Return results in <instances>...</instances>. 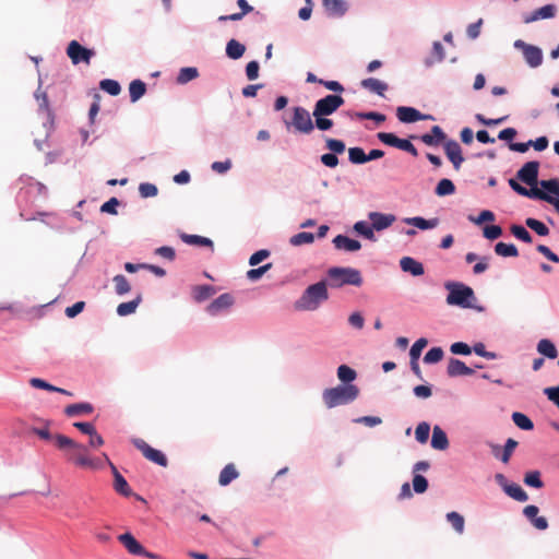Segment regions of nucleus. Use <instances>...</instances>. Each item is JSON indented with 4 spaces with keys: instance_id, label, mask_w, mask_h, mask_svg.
Returning a JSON list of instances; mask_svg holds the SVG:
<instances>
[{
    "instance_id": "f257e3e1",
    "label": "nucleus",
    "mask_w": 559,
    "mask_h": 559,
    "mask_svg": "<svg viewBox=\"0 0 559 559\" xmlns=\"http://www.w3.org/2000/svg\"><path fill=\"white\" fill-rule=\"evenodd\" d=\"M53 439L60 450L70 449L67 459L76 466L94 471L103 467V463L99 459H92L87 455V448L85 445L63 435H56Z\"/></svg>"
},
{
    "instance_id": "f03ea898",
    "label": "nucleus",
    "mask_w": 559,
    "mask_h": 559,
    "mask_svg": "<svg viewBox=\"0 0 559 559\" xmlns=\"http://www.w3.org/2000/svg\"><path fill=\"white\" fill-rule=\"evenodd\" d=\"M328 284L320 281L309 285L301 296L294 302V308L298 311H316L329 299Z\"/></svg>"
},
{
    "instance_id": "7ed1b4c3",
    "label": "nucleus",
    "mask_w": 559,
    "mask_h": 559,
    "mask_svg": "<svg viewBox=\"0 0 559 559\" xmlns=\"http://www.w3.org/2000/svg\"><path fill=\"white\" fill-rule=\"evenodd\" d=\"M359 389L354 384H340L323 391L322 399L328 408L348 404L358 397Z\"/></svg>"
},
{
    "instance_id": "20e7f679",
    "label": "nucleus",
    "mask_w": 559,
    "mask_h": 559,
    "mask_svg": "<svg viewBox=\"0 0 559 559\" xmlns=\"http://www.w3.org/2000/svg\"><path fill=\"white\" fill-rule=\"evenodd\" d=\"M449 290L447 296L448 305L459 306L461 308H473L472 301L475 300L474 290L462 283L449 282L445 284Z\"/></svg>"
},
{
    "instance_id": "39448f33",
    "label": "nucleus",
    "mask_w": 559,
    "mask_h": 559,
    "mask_svg": "<svg viewBox=\"0 0 559 559\" xmlns=\"http://www.w3.org/2000/svg\"><path fill=\"white\" fill-rule=\"evenodd\" d=\"M328 276L331 285L342 287L344 285H353L359 287L362 285V276L359 270L353 267L334 266L328 270Z\"/></svg>"
},
{
    "instance_id": "423d86ee",
    "label": "nucleus",
    "mask_w": 559,
    "mask_h": 559,
    "mask_svg": "<svg viewBox=\"0 0 559 559\" xmlns=\"http://www.w3.org/2000/svg\"><path fill=\"white\" fill-rule=\"evenodd\" d=\"M287 127L292 126L296 132L309 134L313 131L314 124L312 122L309 111L304 107H294L292 121L286 123Z\"/></svg>"
},
{
    "instance_id": "0eeeda50",
    "label": "nucleus",
    "mask_w": 559,
    "mask_h": 559,
    "mask_svg": "<svg viewBox=\"0 0 559 559\" xmlns=\"http://www.w3.org/2000/svg\"><path fill=\"white\" fill-rule=\"evenodd\" d=\"M509 186L520 195L527 197L531 199L543 200L552 204L556 211L559 213V198H554L550 194L544 192V190L538 188L526 189L525 187L521 186L515 179H510Z\"/></svg>"
},
{
    "instance_id": "6e6552de",
    "label": "nucleus",
    "mask_w": 559,
    "mask_h": 559,
    "mask_svg": "<svg viewBox=\"0 0 559 559\" xmlns=\"http://www.w3.org/2000/svg\"><path fill=\"white\" fill-rule=\"evenodd\" d=\"M344 98L340 95H326L319 99L313 108V116H330L334 114L343 104Z\"/></svg>"
},
{
    "instance_id": "1a4fd4ad",
    "label": "nucleus",
    "mask_w": 559,
    "mask_h": 559,
    "mask_svg": "<svg viewBox=\"0 0 559 559\" xmlns=\"http://www.w3.org/2000/svg\"><path fill=\"white\" fill-rule=\"evenodd\" d=\"M132 442L134 447L141 451V453L146 460L163 467L167 466L168 460L162 451L152 448L143 439H134Z\"/></svg>"
},
{
    "instance_id": "9d476101",
    "label": "nucleus",
    "mask_w": 559,
    "mask_h": 559,
    "mask_svg": "<svg viewBox=\"0 0 559 559\" xmlns=\"http://www.w3.org/2000/svg\"><path fill=\"white\" fill-rule=\"evenodd\" d=\"M539 162L525 163L516 173V179L530 186V189L537 188Z\"/></svg>"
},
{
    "instance_id": "9b49d317",
    "label": "nucleus",
    "mask_w": 559,
    "mask_h": 559,
    "mask_svg": "<svg viewBox=\"0 0 559 559\" xmlns=\"http://www.w3.org/2000/svg\"><path fill=\"white\" fill-rule=\"evenodd\" d=\"M67 55L69 56L73 64H79L80 62H85L88 64L91 58L94 56V51L83 47L76 40H72L68 45Z\"/></svg>"
},
{
    "instance_id": "f8f14e48",
    "label": "nucleus",
    "mask_w": 559,
    "mask_h": 559,
    "mask_svg": "<svg viewBox=\"0 0 559 559\" xmlns=\"http://www.w3.org/2000/svg\"><path fill=\"white\" fill-rule=\"evenodd\" d=\"M514 46L516 48H521L523 50V55H524L525 61L532 68H536V67L542 64L543 53H542V50L538 47L525 44L522 40H516Z\"/></svg>"
},
{
    "instance_id": "ddd939ff",
    "label": "nucleus",
    "mask_w": 559,
    "mask_h": 559,
    "mask_svg": "<svg viewBox=\"0 0 559 559\" xmlns=\"http://www.w3.org/2000/svg\"><path fill=\"white\" fill-rule=\"evenodd\" d=\"M396 117L403 123H412L424 119H433L430 115H423L419 110L406 106L397 107Z\"/></svg>"
},
{
    "instance_id": "4468645a",
    "label": "nucleus",
    "mask_w": 559,
    "mask_h": 559,
    "mask_svg": "<svg viewBox=\"0 0 559 559\" xmlns=\"http://www.w3.org/2000/svg\"><path fill=\"white\" fill-rule=\"evenodd\" d=\"M443 146L447 157L453 164L455 170H459L464 162L460 144L454 140H448Z\"/></svg>"
},
{
    "instance_id": "2eb2a0df",
    "label": "nucleus",
    "mask_w": 559,
    "mask_h": 559,
    "mask_svg": "<svg viewBox=\"0 0 559 559\" xmlns=\"http://www.w3.org/2000/svg\"><path fill=\"white\" fill-rule=\"evenodd\" d=\"M105 460L110 465L112 475H114V489L123 497H130L132 495V489L129 486L126 478L119 473L117 467L109 461L107 455H105Z\"/></svg>"
},
{
    "instance_id": "dca6fc26",
    "label": "nucleus",
    "mask_w": 559,
    "mask_h": 559,
    "mask_svg": "<svg viewBox=\"0 0 559 559\" xmlns=\"http://www.w3.org/2000/svg\"><path fill=\"white\" fill-rule=\"evenodd\" d=\"M538 507L534 504H528L523 509V514L530 520L532 525L539 531H544L548 527V522L546 518L538 516Z\"/></svg>"
},
{
    "instance_id": "f3484780",
    "label": "nucleus",
    "mask_w": 559,
    "mask_h": 559,
    "mask_svg": "<svg viewBox=\"0 0 559 559\" xmlns=\"http://www.w3.org/2000/svg\"><path fill=\"white\" fill-rule=\"evenodd\" d=\"M368 217L372 224V228L378 231L390 227L396 219L393 214H383L379 212H370Z\"/></svg>"
},
{
    "instance_id": "a211bd4d",
    "label": "nucleus",
    "mask_w": 559,
    "mask_h": 559,
    "mask_svg": "<svg viewBox=\"0 0 559 559\" xmlns=\"http://www.w3.org/2000/svg\"><path fill=\"white\" fill-rule=\"evenodd\" d=\"M234 304V298L230 294H222L216 299H214L209 306H207V312L212 316H216L218 312H221L224 309H227L231 307Z\"/></svg>"
},
{
    "instance_id": "6ab92c4d",
    "label": "nucleus",
    "mask_w": 559,
    "mask_h": 559,
    "mask_svg": "<svg viewBox=\"0 0 559 559\" xmlns=\"http://www.w3.org/2000/svg\"><path fill=\"white\" fill-rule=\"evenodd\" d=\"M333 245L337 250H344L348 252L358 251L361 248V243L358 240L352 239L344 235H337L333 239Z\"/></svg>"
},
{
    "instance_id": "aec40b11",
    "label": "nucleus",
    "mask_w": 559,
    "mask_h": 559,
    "mask_svg": "<svg viewBox=\"0 0 559 559\" xmlns=\"http://www.w3.org/2000/svg\"><path fill=\"white\" fill-rule=\"evenodd\" d=\"M400 266L403 272L411 273L413 276H420L425 273L424 265L411 257H403L400 260Z\"/></svg>"
},
{
    "instance_id": "412c9836",
    "label": "nucleus",
    "mask_w": 559,
    "mask_h": 559,
    "mask_svg": "<svg viewBox=\"0 0 559 559\" xmlns=\"http://www.w3.org/2000/svg\"><path fill=\"white\" fill-rule=\"evenodd\" d=\"M447 372L449 377H459V376H471L474 373V370L467 367L460 359L451 358L448 364Z\"/></svg>"
},
{
    "instance_id": "4be33fe9",
    "label": "nucleus",
    "mask_w": 559,
    "mask_h": 559,
    "mask_svg": "<svg viewBox=\"0 0 559 559\" xmlns=\"http://www.w3.org/2000/svg\"><path fill=\"white\" fill-rule=\"evenodd\" d=\"M556 11H557L556 5L546 4L537 10H535L530 15L525 16L524 22L532 23V22H535L538 20L551 19L555 16Z\"/></svg>"
},
{
    "instance_id": "5701e85b",
    "label": "nucleus",
    "mask_w": 559,
    "mask_h": 559,
    "mask_svg": "<svg viewBox=\"0 0 559 559\" xmlns=\"http://www.w3.org/2000/svg\"><path fill=\"white\" fill-rule=\"evenodd\" d=\"M447 135L439 126H433L430 133L423 134L420 140L429 146H437L444 142Z\"/></svg>"
},
{
    "instance_id": "b1692460",
    "label": "nucleus",
    "mask_w": 559,
    "mask_h": 559,
    "mask_svg": "<svg viewBox=\"0 0 559 559\" xmlns=\"http://www.w3.org/2000/svg\"><path fill=\"white\" fill-rule=\"evenodd\" d=\"M119 542L132 555H140L144 552V547L133 537L130 533H124L118 536Z\"/></svg>"
},
{
    "instance_id": "393cba45",
    "label": "nucleus",
    "mask_w": 559,
    "mask_h": 559,
    "mask_svg": "<svg viewBox=\"0 0 559 559\" xmlns=\"http://www.w3.org/2000/svg\"><path fill=\"white\" fill-rule=\"evenodd\" d=\"M431 447L441 451L449 448L448 437L439 426H435L432 429Z\"/></svg>"
},
{
    "instance_id": "a878e982",
    "label": "nucleus",
    "mask_w": 559,
    "mask_h": 559,
    "mask_svg": "<svg viewBox=\"0 0 559 559\" xmlns=\"http://www.w3.org/2000/svg\"><path fill=\"white\" fill-rule=\"evenodd\" d=\"M405 223L408 225H413L419 229H431L438 226L439 218L435 217L431 219H426L424 217L415 216V217H408L405 218Z\"/></svg>"
},
{
    "instance_id": "bb28decb",
    "label": "nucleus",
    "mask_w": 559,
    "mask_h": 559,
    "mask_svg": "<svg viewBox=\"0 0 559 559\" xmlns=\"http://www.w3.org/2000/svg\"><path fill=\"white\" fill-rule=\"evenodd\" d=\"M323 5L328 12L334 16H342L347 11L345 0H323Z\"/></svg>"
},
{
    "instance_id": "cd10ccee",
    "label": "nucleus",
    "mask_w": 559,
    "mask_h": 559,
    "mask_svg": "<svg viewBox=\"0 0 559 559\" xmlns=\"http://www.w3.org/2000/svg\"><path fill=\"white\" fill-rule=\"evenodd\" d=\"M361 86L366 90H369L370 92H373L380 96L384 95V92L388 90V84L374 79V78H368L361 81Z\"/></svg>"
},
{
    "instance_id": "c85d7f7f",
    "label": "nucleus",
    "mask_w": 559,
    "mask_h": 559,
    "mask_svg": "<svg viewBox=\"0 0 559 559\" xmlns=\"http://www.w3.org/2000/svg\"><path fill=\"white\" fill-rule=\"evenodd\" d=\"M238 476L239 473L236 469L235 465L233 463H229L221 471L218 483L221 486H227Z\"/></svg>"
},
{
    "instance_id": "c756f323",
    "label": "nucleus",
    "mask_w": 559,
    "mask_h": 559,
    "mask_svg": "<svg viewBox=\"0 0 559 559\" xmlns=\"http://www.w3.org/2000/svg\"><path fill=\"white\" fill-rule=\"evenodd\" d=\"M93 406L90 403H75L70 404L64 408V414L69 417L79 416L82 414H91Z\"/></svg>"
},
{
    "instance_id": "7c9ffc66",
    "label": "nucleus",
    "mask_w": 559,
    "mask_h": 559,
    "mask_svg": "<svg viewBox=\"0 0 559 559\" xmlns=\"http://www.w3.org/2000/svg\"><path fill=\"white\" fill-rule=\"evenodd\" d=\"M246 46L236 39H230L226 45V55L230 59H239L243 56Z\"/></svg>"
},
{
    "instance_id": "2f4dec72",
    "label": "nucleus",
    "mask_w": 559,
    "mask_h": 559,
    "mask_svg": "<svg viewBox=\"0 0 559 559\" xmlns=\"http://www.w3.org/2000/svg\"><path fill=\"white\" fill-rule=\"evenodd\" d=\"M180 238L183 242H186L188 245L210 247L213 249V241L210 238L199 236V235H189V234H182L180 236Z\"/></svg>"
},
{
    "instance_id": "473e14b6",
    "label": "nucleus",
    "mask_w": 559,
    "mask_h": 559,
    "mask_svg": "<svg viewBox=\"0 0 559 559\" xmlns=\"http://www.w3.org/2000/svg\"><path fill=\"white\" fill-rule=\"evenodd\" d=\"M146 92V85L141 80H133L129 85L130 99L132 103L138 102Z\"/></svg>"
},
{
    "instance_id": "72a5a7b5",
    "label": "nucleus",
    "mask_w": 559,
    "mask_h": 559,
    "mask_svg": "<svg viewBox=\"0 0 559 559\" xmlns=\"http://www.w3.org/2000/svg\"><path fill=\"white\" fill-rule=\"evenodd\" d=\"M504 492L512 499L520 502H525L528 499L527 493L522 489V487L514 483H510V485L506 487Z\"/></svg>"
},
{
    "instance_id": "f704fd0d",
    "label": "nucleus",
    "mask_w": 559,
    "mask_h": 559,
    "mask_svg": "<svg viewBox=\"0 0 559 559\" xmlns=\"http://www.w3.org/2000/svg\"><path fill=\"white\" fill-rule=\"evenodd\" d=\"M215 294V288L211 285H199L193 288V298L201 302Z\"/></svg>"
},
{
    "instance_id": "c9c22d12",
    "label": "nucleus",
    "mask_w": 559,
    "mask_h": 559,
    "mask_svg": "<svg viewBox=\"0 0 559 559\" xmlns=\"http://www.w3.org/2000/svg\"><path fill=\"white\" fill-rule=\"evenodd\" d=\"M537 350L542 355H544L550 359H555L557 357V349H556L554 343L549 340H546V338L540 340L537 344Z\"/></svg>"
},
{
    "instance_id": "e433bc0d",
    "label": "nucleus",
    "mask_w": 559,
    "mask_h": 559,
    "mask_svg": "<svg viewBox=\"0 0 559 559\" xmlns=\"http://www.w3.org/2000/svg\"><path fill=\"white\" fill-rule=\"evenodd\" d=\"M140 302H141V296H138L135 299H133L131 301L122 302L117 307V313L120 317H126L131 313H134L136 308L139 307Z\"/></svg>"
},
{
    "instance_id": "4c0bfd02",
    "label": "nucleus",
    "mask_w": 559,
    "mask_h": 559,
    "mask_svg": "<svg viewBox=\"0 0 559 559\" xmlns=\"http://www.w3.org/2000/svg\"><path fill=\"white\" fill-rule=\"evenodd\" d=\"M112 282L117 295H126L131 290V285L124 275L118 274L114 276Z\"/></svg>"
},
{
    "instance_id": "58836bf2",
    "label": "nucleus",
    "mask_w": 559,
    "mask_h": 559,
    "mask_svg": "<svg viewBox=\"0 0 559 559\" xmlns=\"http://www.w3.org/2000/svg\"><path fill=\"white\" fill-rule=\"evenodd\" d=\"M199 76V71L197 68L193 67H186L180 69L178 76H177V83L179 84H186Z\"/></svg>"
},
{
    "instance_id": "ea45409f",
    "label": "nucleus",
    "mask_w": 559,
    "mask_h": 559,
    "mask_svg": "<svg viewBox=\"0 0 559 559\" xmlns=\"http://www.w3.org/2000/svg\"><path fill=\"white\" fill-rule=\"evenodd\" d=\"M496 254L500 257H518V248L513 243L498 242L495 246Z\"/></svg>"
},
{
    "instance_id": "a19ab883",
    "label": "nucleus",
    "mask_w": 559,
    "mask_h": 559,
    "mask_svg": "<svg viewBox=\"0 0 559 559\" xmlns=\"http://www.w3.org/2000/svg\"><path fill=\"white\" fill-rule=\"evenodd\" d=\"M435 192L438 197L450 195L455 192V186L450 179L443 178L438 182Z\"/></svg>"
},
{
    "instance_id": "79ce46f5",
    "label": "nucleus",
    "mask_w": 559,
    "mask_h": 559,
    "mask_svg": "<svg viewBox=\"0 0 559 559\" xmlns=\"http://www.w3.org/2000/svg\"><path fill=\"white\" fill-rule=\"evenodd\" d=\"M447 520L456 533L462 534L464 532L465 521L460 513L455 511L449 512L447 513Z\"/></svg>"
},
{
    "instance_id": "37998d69",
    "label": "nucleus",
    "mask_w": 559,
    "mask_h": 559,
    "mask_svg": "<svg viewBox=\"0 0 559 559\" xmlns=\"http://www.w3.org/2000/svg\"><path fill=\"white\" fill-rule=\"evenodd\" d=\"M538 185L547 194H550L554 198H559V179L554 178L549 180H542L538 181Z\"/></svg>"
},
{
    "instance_id": "c03bdc74",
    "label": "nucleus",
    "mask_w": 559,
    "mask_h": 559,
    "mask_svg": "<svg viewBox=\"0 0 559 559\" xmlns=\"http://www.w3.org/2000/svg\"><path fill=\"white\" fill-rule=\"evenodd\" d=\"M512 420L520 429L532 430L534 428L533 421L523 413L514 412Z\"/></svg>"
},
{
    "instance_id": "a18cd8bd",
    "label": "nucleus",
    "mask_w": 559,
    "mask_h": 559,
    "mask_svg": "<svg viewBox=\"0 0 559 559\" xmlns=\"http://www.w3.org/2000/svg\"><path fill=\"white\" fill-rule=\"evenodd\" d=\"M313 241H314V235L312 233H308V231L298 233L289 239L290 245L295 246V247L312 243Z\"/></svg>"
},
{
    "instance_id": "49530a36",
    "label": "nucleus",
    "mask_w": 559,
    "mask_h": 559,
    "mask_svg": "<svg viewBox=\"0 0 559 559\" xmlns=\"http://www.w3.org/2000/svg\"><path fill=\"white\" fill-rule=\"evenodd\" d=\"M525 224L539 236H547L549 234V228L536 218H526Z\"/></svg>"
},
{
    "instance_id": "de8ad7c7",
    "label": "nucleus",
    "mask_w": 559,
    "mask_h": 559,
    "mask_svg": "<svg viewBox=\"0 0 559 559\" xmlns=\"http://www.w3.org/2000/svg\"><path fill=\"white\" fill-rule=\"evenodd\" d=\"M99 86L103 91L112 96H117L121 92L120 84L115 80L105 79L100 81Z\"/></svg>"
},
{
    "instance_id": "09e8293b",
    "label": "nucleus",
    "mask_w": 559,
    "mask_h": 559,
    "mask_svg": "<svg viewBox=\"0 0 559 559\" xmlns=\"http://www.w3.org/2000/svg\"><path fill=\"white\" fill-rule=\"evenodd\" d=\"M337 377L342 382L350 384L349 382L356 378V371L346 365H341L337 368Z\"/></svg>"
},
{
    "instance_id": "8fccbe9b",
    "label": "nucleus",
    "mask_w": 559,
    "mask_h": 559,
    "mask_svg": "<svg viewBox=\"0 0 559 559\" xmlns=\"http://www.w3.org/2000/svg\"><path fill=\"white\" fill-rule=\"evenodd\" d=\"M348 159L353 164H365L367 163V154L361 147H350L348 150Z\"/></svg>"
},
{
    "instance_id": "3c124183",
    "label": "nucleus",
    "mask_w": 559,
    "mask_h": 559,
    "mask_svg": "<svg viewBox=\"0 0 559 559\" xmlns=\"http://www.w3.org/2000/svg\"><path fill=\"white\" fill-rule=\"evenodd\" d=\"M354 229L360 234L361 236H364L365 238L369 239V240H374L376 239V236H374V233H373V228H372V225L369 226L366 222H357L355 225H354Z\"/></svg>"
},
{
    "instance_id": "603ef678",
    "label": "nucleus",
    "mask_w": 559,
    "mask_h": 559,
    "mask_svg": "<svg viewBox=\"0 0 559 559\" xmlns=\"http://www.w3.org/2000/svg\"><path fill=\"white\" fill-rule=\"evenodd\" d=\"M524 484L537 489L544 486V483L540 479V473L538 471L526 473L524 476Z\"/></svg>"
},
{
    "instance_id": "864d4df0",
    "label": "nucleus",
    "mask_w": 559,
    "mask_h": 559,
    "mask_svg": "<svg viewBox=\"0 0 559 559\" xmlns=\"http://www.w3.org/2000/svg\"><path fill=\"white\" fill-rule=\"evenodd\" d=\"M429 432H430V426L428 423L423 421V423L418 424V426L415 429L416 440L420 443H426L429 438Z\"/></svg>"
},
{
    "instance_id": "5fc2aeb1",
    "label": "nucleus",
    "mask_w": 559,
    "mask_h": 559,
    "mask_svg": "<svg viewBox=\"0 0 559 559\" xmlns=\"http://www.w3.org/2000/svg\"><path fill=\"white\" fill-rule=\"evenodd\" d=\"M510 230L514 237L526 243H531L533 241L531 234L521 225H512Z\"/></svg>"
},
{
    "instance_id": "6e6d98bb",
    "label": "nucleus",
    "mask_w": 559,
    "mask_h": 559,
    "mask_svg": "<svg viewBox=\"0 0 559 559\" xmlns=\"http://www.w3.org/2000/svg\"><path fill=\"white\" fill-rule=\"evenodd\" d=\"M443 358V350L441 347H432L430 348L425 357L424 361L426 364H437Z\"/></svg>"
},
{
    "instance_id": "4d7b16f0",
    "label": "nucleus",
    "mask_w": 559,
    "mask_h": 559,
    "mask_svg": "<svg viewBox=\"0 0 559 559\" xmlns=\"http://www.w3.org/2000/svg\"><path fill=\"white\" fill-rule=\"evenodd\" d=\"M427 344H428V341L426 338H424V337L418 338L411 347V350H409L411 359L418 360V358L421 355L423 349L427 346Z\"/></svg>"
},
{
    "instance_id": "13d9d810",
    "label": "nucleus",
    "mask_w": 559,
    "mask_h": 559,
    "mask_svg": "<svg viewBox=\"0 0 559 559\" xmlns=\"http://www.w3.org/2000/svg\"><path fill=\"white\" fill-rule=\"evenodd\" d=\"M139 193L142 198H153L156 197L158 193V189L155 185L150 182H143L139 186Z\"/></svg>"
},
{
    "instance_id": "bf43d9fd",
    "label": "nucleus",
    "mask_w": 559,
    "mask_h": 559,
    "mask_svg": "<svg viewBox=\"0 0 559 559\" xmlns=\"http://www.w3.org/2000/svg\"><path fill=\"white\" fill-rule=\"evenodd\" d=\"M378 139L385 145L399 147L400 138H397L394 133L389 132H379L377 134Z\"/></svg>"
},
{
    "instance_id": "052dcab7",
    "label": "nucleus",
    "mask_w": 559,
    "mask_h": 559,
    "mask_svg": "<svg viewBox=\"0 0 559 559\" xmlns=\"http://www.w3.org/2000/svg\"><path fill=\"white\" fill-rule=\"evenodd\" d=\"M518 447V441H515L514 439L512 438H509L504 444V448H503V452H502V455L500 457V460L503 462V463H508L510 461V457L514 451V449Z\"/></svg>"
},
{
    "instance_id": "680f3d73",
    "label": "nucleus",
    "mask_w": 559,
    "mask_h": 559,
    "mask_svg": "<svg viewBox=\"0 0 559 559\" xmlns=\"http://www.w3.org/2000/svg\"><path fill=\"white\" fill-rule=\"evenodd\" d=\"M413 488L417 493L425 492L428 488L427 479L423 475L415 474L413 478Z\"/></svg>"
},
{
    "instance_id": "e2e57ef3",
    "label": "nucleus",
    "mask_w": 559,
    "mask_h": 559,
    "mask_svg": "<svg viewBox=\"0 0 559 559\" xmlns=\"http://www.w3.org/2000/svg\"><path fill=\"white\" fill-rule=\"evenodd\" d=\"M272 267L271 263L264 264L258 269H251L247 272V277L250 281H258L262 277L264 273H266Z\"/></svg>"
},
{
    "instance_id": "0e129e2a",
    "label": "nucleus",
    "mask_w": 559,
    "mask_h": 559,
    "mask_svg": "<svg viewBox=\"0 0 559 559\" xmlns=\"http://www.w3.org/2000/svg\"><path fill=\"white\" fill-rule=\"evenodd\" d=\"M484 237L489 240H495L502 235V228L498 225L486 226L483 230Z\"/></svg>"
},
{
    "instance_id": "69168bd1",
    "label": "nucleus",
    "mask_w": 559,
    "mask_h": 559,
    "mask_svg": "<svg viewBox=\"0 0 559 559\" xmlns=\"http://www.w3.org/2000/svg\"><path fill=\"white\" fill-rule=\"evenodd\" d=\"M325 144L333 154H342L345 151V143L341 140L328 139Z\"/></svg>"
},
{
    "instance_id": "338daca9",
    "label": "nucleus",
    "mask_w": 559,
    "mask_h": 559,
    "mask_svg": "<svg viewBox=\"0 0 559 559\" xmlns=\"http://www.w3.org/2000/svg\"><path fill=\"white\" fill-rule=\"evenodd\" d=\"M118 205H119V200L117 198H110L107 202H105L100 206V212L116 215Z\"/></svg>"
},
{
    "instance_id": "774afa93",
    "label": "nucleus",
    "mask_w": 559,
    "mask_h": 559,
    "mask_svg": "<svg viewBox=\"0 0 559 559\" xmlns=\"http://www.w3.org/2000/svg\"><path fill=\"white\" fill-rule=\"evenodd\" d=\"M450 350L455 355H469L472 352L471 347L463 342L453 343L450 347Z\"/></svg>"
}]
</instances>
